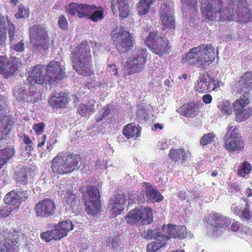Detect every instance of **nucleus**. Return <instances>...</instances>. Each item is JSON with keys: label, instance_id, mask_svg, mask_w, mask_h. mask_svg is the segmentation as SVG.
Listing matches in <instances>:
<instances>
[{"label": "nucleus", "instance_id": "20e7f679", "mask_svg": "<svg viewBox=\"0 0 252 252\" xmlns=\"http://www.w3.org/2000/svg\"><path fill=\"white\" fill-rule=\"evenodd\" d=\"M153 213L149 207H136L128 212L125 217L127 223L132 225H145L153 221Z\"/></svg>", "mask_w": 252, "mask_h": 252}, {"label": "nucleus", "instance_id": "338daca9", "mask_svg": "<svg viewBox=\"0 0 252 252\" xmlns=\"http://www.w3.org/2000/svg\"><path fill=\"white\" fill-rule=\"evenodd\" d=\"M47 138V136L46 134L43 135L40 138L38 139V148L41 147L43 145H44L46 140Z\"/></svg>", "mask_w": 252, "mask_h": 252}, {"label": "nucleus", "instance_id": "bb28decb", "mask_svg": "<svg viewBox=\"0 0 252 252\" xmlns=\"http://www.w3.org/2000/svg\"><path fill=\"white\" fill-rule=\"evenodd\" d=\"M142 184L145 186L144 192L147 201L149 200L152 202H159L163 200V197L160 192L154 189L150 183L145 182Z\"/></svg>", "mask_w": 252, "mask_h": 252}, {"label": "nucleus", "instance_id": "473e14b6", "mask_svg": "<svg viewBox=\"0 0 252 252\" xmlns=\"http://www.w3.org/2000/svg\"><path fill=\"white\" fill-rule=\"evenodd\" d=\"M86 211L89 215L98 214L101 209V203L97 200H86L85 201Z\"/></svg>", "mask_w": 252, "mask_h": 252}, {"label": "nucleus", "instance_id": "5701e85b", "mask_svg": "<svg viewBox=\"0 0 252 252\" xmlns=\"http://www.w3.org/2000/svg\"><path fill=\"white\" fill-rule=\"evenodd\" d=\"M16 233L17 232L15 231H14L12 233H9L0 230V240H1L4 237L9 238L4 244V250L6 252H18V241L16 240L18 237H15Z\"/></svg>", "mask_w": 252, "mask_h": 252}, {"label": "nucleus", "instance_id": "423d86ee", "mask_svg": "<svg viewBox=\"0 0 252 252\" xmlns=\"http://www.w3.org/2000/svg\"><path fill=\"white\" fill-rule=\"evenodd\" d=\"M158 35V32H149L145 42L153 53L162 56L169 53L170 46L165 35Z\"/></svg>", "mask_w": 252, "mask_h": 252}, {"label": "nucleus", "instance_id": "79ce46f5", "mask_svg": "<svg viewBox=\"0 0 252 252\" xmlns=\"http://www.w3.org/2000/svg\"><path fill=\"white\" fill-rule=\"evenodd\" d=\"M6 27L4 16L0 15V47L6 45Z\"/></svg>", "mask_w": 252, "mask_h": 252}, {"label": "nucleus", "instance_id": "b1692460", "mask_svg": "<svg viewBox=\"0 0 252 252\" xmlns=\"http://www.w3.org/2000/svg\"><path fill=\"white\" fill-rule=\"evenodd\" d=\"M238 7L236 10L237 15L238 21L242 23L250 21L252 18V14L246 0H238Z\"/></svg>", "mask_w": 252, "mask_h": 252}, {"label": "nucleus", "instance_id": "0eeeda50", "mask_svg": "<svg viewBox=\"0 0 252 252\" xmlns=\"http://www.w3.org/2000/svg\"><path fill=\"white\" fill-rule=\"evenodd\" d=\"M73 228V224L71 221H63L54 226L51 230L41 233L40 237L47 243L51 242L52 240H60L66 237L68 232L72 230Z\"/></svg>", "mask_w": 252, "mask_h": 252}, {"label": "nucleus", "instance_id": "6ab92c4d", "mask_svg": "<svg viewBox=\"0 0 252 252\" xmlns=\"http://www.w3.org/2000/svg\"><path fill=\"white\" fill-rule=\"evenodd\" d=\"M18 69V65L9 60L6 56H0V74L5 78L14 75Z\"/></svg>", "mask_w": 252, "mask_h": 252}, {"label": "nucleus", "instance_id": "09e8293b", "mask_svg": "<svg viewBox=\"0 0 252 252\" xmlns=\"http://www.w3.org/2000/svg\"><path fill=\"white\" fill-rule=\"evenodd\" d=\"M80 5H82V3L72 2L65 6V9L69 14L79 17V13L81 12V8Z\"/></svg>", "mask_w": 252, "mask_h": 252}, {"label": "nucleus", "instance_id": "ea45409f", "mask_svg": "<svg viewBox=\"0 0 252 252\" xmlns=\"http://www.w3.org/2000/svg\"><path fill=\"white\" fill-rule=\"evenodd\" d=\"M4 201L5 204L12 206L16 207L20 204L19 198L17 196L14 190L9 192L5 195Z\"/></svg>", "mask_w": 252, "mask_h": 252}, {"label": "nucleus", "instance_id": "a19ab883", "mask_svg": "<svg viewBox=\"0 0 252 252\" xmlns=\"http://www.w3.org/2000/svg\"><path fill=\"white\" fill-rule=\"evenodd\" d=\"M83 197L88 196L89 198L88 200H99L100 194L98 188L94 186H87L86 187V191L82 192Z\"/></svg>", "mask_w": 252, "mask_h": 252}, {"label": "nucleus", "instance_id": "5fc2aeb1", "mask_svg": "<svg viewBox=\"0 0 252 252\" xmlns=\"http://www.w3.org/2000/svg\"><path fill=\"white\" fill-rule=\"evenodd\" d=\"M22 140L24 144H26L25 151L28 153H31L34 149V146L33 142L30 139V137L25 134L22 136Z\"/></svg>", "mask_w": 252, "mask_h": 252}, {"label": "nucleus", "instance_id": "c03bdc74", "mask_svg": "<svg viewBox=\"0 0 252 252\" xmlns=\"http://www.w3.org/2000/svg\"><path fill=\"white\" fill-rule=\"evenodd\" d=\"M218 108L224 115H229L232 113V109L230 101L223 100L219 102Z\"/></svg>", "mask_w": 252, "mask_h": 252}, {"label": "nucleus", "instance_id": "3c124183", "mask_svg": "<svg viewBox=\"0 0 252 252\" xmlns=\"http://www.w3.org/2000/svg\"><path fill=\"white\" fill-rule=\"evenodd\" d=\"M29 16V8L23 4H20L18 7V12L15 14L17 19L26 18Z\"/></svg>", "mask_w": 252, "mask_h": 252}, {"label": "nucleus", "instance_id": "c85d7f7f", "mask_svg": "<svg viewBox=\"0 0 252 252\" xmlns=\"http://www.w3.org/2000/svg\"><path fill=\"white\" fill-rule=\"evenodd\" d=\"M168 157L175 162L184 164L187 160L188 154L183 148H172L168 153Z\"/></svg>", "mask_w": 252, "mask_h": 252}, {"label": "nucleus", "instance_id": "f257e3e1", "mask_svg": "<svg viewBox=\"0 0 252 252\" xmlns=\"http://www.w3.org/2000/svg\"><path fill=\"white\" fill-rule=\"evenodd\" d=\"M214 47L211 44H204L190 49L182 59L183 63L191 66L197 65L201 69H205L215 60Z\"/></svg>", "mask_w": 252, "mask_h": 252}, {"label": "nucleus", "instance_id": "13d9d810", "mask_svg": "<svg viewBox=\"0 0 252 252\" xmlns=\"http://www.w3.org/2000/svg\"><path fill=\"white\" fill-rule=\"evenodd\" d=\"M137 4V11L139 15H143L147 14L149 11L150 7L144 3H140L139 1Z\"/></svg>", "mask_w": 252, "mask_h": 252}, {"label": "nucleus", "instance_id": "a18cd8bd", "mask_svg": "<svg viewBox=\"0 0 252 252\" xmlns=\"http://www.w3.org/2000/svg\"><path fill=\"white\" fill-rule=\"evenodd\" d=\"M13 120L10 114L7 112V105L3 100H0V121Z\"/></svg>", "mask_w": 252, "mask_h": 252}, {"label": "nucleus", "instance_id": "bf43d9fd", "mask_svg": "<svg viewBox=\"0 0 252 252\" xmlns=\"http://www.w3.org/2000/svg\"><path fill=\"white\" fill-rule=\"evenodd\" d=\"M58 26L63 30H66L68 28L67 19L64 15H62L59 17Z\"/></svg>", "mask_w": 252, "mask_h": 252}, {"label": "nucleus", "instance_id": "de8ad7c7", "mask_svg": "<svg viewBox=\"0 0 252 252\" xmlns=\"http://www.w3.org/2000/svg\"><path fill=\"white\" fill-rule=\"evenodd\" d=\"M252 115V108L248 107L235 114V121L241 122L249 119Z\"/></svg>", "mask_w": 252, "mask_h": 252}, {"label": "nucleus", "instance_id": "603ef678", "mask_svg": "<svg viewBox=\"0 0 252 252\" xmlns=\"http://www.w3.org/2000/svg\"><path fill=\"white\" fill-rule=\"evenodd\" d=\"M104 18L103 10H94L89 16L88 19L94 22H97L103 19Z\"/></svg>", "mask_w": 252, "mask_h": 252}, {"label": "nucleus", "instance_id": "72a5a7b5", "mask_svg": "<svg viewBox=\"0 0 252 252\" xmlns=\"http://www.w3.org/2000/svg\"><path fill=\"white\" fill-rule=\"evenodd\" d=\"M250 97L247 94H243L240 98L236 99L233 103L234 114L245 109V107L250 103Z\"/></svg>", "mask_w": 252, "mask_h": 252}, {"label": "nucleus", "instance_id": "4c0bfd02", "mask_svg": "<svg viewBox=\"0 0 252 252\" xmlns=\"http://www.w3.org/2000/svg\"><path fill=\"white\" fill-rule=\"evenodd\" d=\"M28 171L22 167L15 172V179L16 183L19 185H26L28 183Z\"/></svg>", "mask_w": 252, "mask_h": 252}, {"label": "nucleus", "instance_id": "7c9ffc66", "mask_svg": "<svg viewBox=\"0 0 252 252\" xmlns=\"http://www.w3.org/2000/svg\"><path fill=\"white\" fill-rule=\"evenodd\" d=\"M72 56H76L78 59L87 58L92 59L90 52V47L87 41H83L82 43L75 48L72 53Z\"/></svg>", "mask_w": 252, "mask_h": 252}, {"label": "nucleus", "instance_id": "e433bc0d", "mask_svg": "<svg viewBox=\"0 0 252 252\" xmlns=\"http://www.w3.org/2000/svg\"><path fill=\"white\" fill-rule=\"evenodd\" d=\"M156 241L149 244L147 246V252H156L162 247L164 246L168 241V238L166 237L155 240Z\"/></svg>", "mask_w": 252, "mask_h": 252}, {"label": "nucleus", "instance_id": "774afa93", "mask_svg": "<svg viewBox=\"0 0 252 252\" xmlns=\"http://www.w3.org/2000/svg\"><path fill=\"white\" fill-rule=\"evenodd\" d=\"M202 100L205 103L209 104L212 101V96L210 94H204L202 97Z\"/></svg>", "mask_w": 252, "mask_h": 252}, {"label": "nucleus", "instance_id": "1a4fd4ad", "mask_svg": "<svg viewBox=\"0 0 252 252\" xmlns=\"http://www.w3.org/2000/svg\"><path fill=\"white\" fill-rule=\"evenodd\" d=\"M232 128L229 126V129L224 135V146L230 152L242 150L245 146L243 139L235 128L231 130Z\"/></svg>", "mask_w": 252, "mask_h": 252}, {"label": "nucleus", "instance_id": "393cba45", "mask_svg": "<svg viewBox=\"0 0 252 252\" xmlns=\"http://www.w3.org/2000/svg\"><path fill=\"white\" fill-rule=\"evenodd\" d=\"M239 87L237 93L251 95L252 90V75L251 72H245L239 80Z\"/></svg>", "mask_w": 252, "mask_h": 252}, {"label": "nucleus", "instance_id": "cd10ccee", "mask_svg": "<svg viewBox=\"0 0 252 252\" xmlns=\"http://www.w3.org/2000/svg\"><path fill=\"white\" fill-rule=\"evenodd\" d=\"M61 197L63 201L72 209H77L79 202L77 201L76 195L73 193L72 189L62 190Z\"/></svg>", "mask_w": 252, "mask_h": 252}, {"label": "nucleus", "instance_id": "4468645a", "mask_svg": "<svg viewBox=\"0 0 252 252\" xmlns=\"http://www.w3.org/2000/svg\"><path fill=\"white\" fill-rule=\"evenodd\" d=\"M56 210V206L55 202L48 198L37 202L34 208L36 216L41 218H47L53 216Z\"/></svg>", "mask_w": 252, "mask_h": 252}, {"label": "nucleus", "instance_id": "864d4df0", "mask_svg": "<svg viewBox=\"0 0 252 252\" xmlns=\"http://www.w3.org/2000/svg\"><path fill=\"white\" fill-rule=\"evenodd\" d=\"M215 137V134L212 133H209L204 134L200 139V145L202 146H205L211 144L213 141H214Z\"/></svg>", "mask_w": 252, "mask_h": 252}, {"label": "nucleus", "instance_id": "58836bf2", "mask_svg": "<svg viewBox=\"0 0 252 252\" xmlns=\"http://www.w3.org/2000/svg\"><path fill=\"white\" fill-rule=\"evenodd\" d=\"M77 108L78 113L83 117L90 116L94 112V105L93 104L87 105L84 103H80Z\"/></svg>", "mask_w": 252, "mask_h": 252}, {"label": "nucleus", "instance_id": "8fccbe9b", "mask_svg": "<svg viewBox=\"0 0 252 252\" xmlns=\"http://www.w3.org/2000/svg\"><path fill=\"white\" fill-rule=\"evenodd\" d=\"M251 169V165L247 161H244L239 166L237 174L239 176L245 177L250 173Z\"/></svg>", "mask_w": 252, "mask_h": 252}, {"label": "nucleus", "instance_id": "a878e982", "mask_svg": "<svg viewBox=\"0 0 252 252\" xmlns=\"http://www.w3.org/2000/svg\"><path fill=\"white\" fill-rule=\"evenodd\" d=\"M242 199L245 202V205L242 204L238 206H233V211L241 220H250L252 217V212L250 211L249 200L244 198H242Z\"/></svg>", "mask_w": 252, "mask_h": 252}, {"label": "nucleus", "instance_id": "69168bd1", "mask_svg": "<svg viewBox=\"0 0 252 252\" xmlns=\"http://www.w3.org/2000/svg\"><path fill=\"white\" fill-rule=\"evenodd\" d=\"M181 2L184 4H187V5L192 6L196 8L197 2L196 0H181Z\"/></svg>", "mask_w": 252, "mask_h": 252}, {"label": "nucleus", "instance_id": "c9c22d12", "mask_svg": "<svg viewBox=\"0 0 252 252\" xmlns=\"http://www.w3.org/2000/svg\"><path fill=\"white\" fill-rule=\"evenodd\" d=\"M0 140L4 139L10 134L14 124L13 120L0 121Z\"/></svg>", "mask_w": 252, "mask_h": 252}, {"label": "nucleus", "instance_id": "2eb2a0df", "mask_svg": "<svg viewBox=\"0 0 252 252\" xmlns=\"http://www.w3.org/2000/svg\"><path fill=\"white\" fill-rule=\"evenodd\" d=\"M73 69L79 75L85 77L90 76L94 74L91 68L92 59L84 58L78 59L76 56L71 57Z\"/></svg>", "mask_w": 252, "mask_h": 252}, {"label": "nucleus", "instance_id": "f3484780", "mask_svg": "<svg viewBox=\"0 0 252 252\" xmlns=\"http://www.w3.org/2000/svg\"><path fill=\"white\" fill-rule=\"evenodd\" d=\"M162 230L165 233L164 237L168 238L183 239L187 236V229L185 226L177 225L172 224H164Z\"/></svg>", "mask_w": 252, "mask_h": 252}, {"label": "nucleus", "instance_id": "412c9836", "mask_svg": "<svg viewBox=\"0 0 252 252\" xmlns=\"http://www.w3.org/2000/svg\"><path fill=\"white\" fill-rule=\"evenodd\" d=\"M160 18L162 24L168 29H175V18L170 6L163 3L160 9Z\"/></svg>", "mask_w": 252, "mask_h": 252}, {"label": "nucleus", "instance_id": "f8f14e48", "mask_svg": "<svg viewBox=\"0 0 252 252\" xmlns=\"http://www.w3.org/2000/svg\"><path fill=\"white\" fill-rule=\"evenodd\" d=\"M126 200V196L124 193L116 194L109 199L107 210L109 211L110 218H114L124 212Z\"/></svg>", "mask_w": 252, "mask_h": 252}, {"label": "nucleus", "instance_id": "ddd939ff", "mask_svg": "<svg viewBox=\"0 0 252 252\" xmlns=\"http://www.w3.org/2000/svg\"><path fill=\"white\" fill-rule=\"evenodd\" d=\"M46 70L48 79V84L54 85L64 78L65 72L59 62L55 60L50 61L47 65Z\"/></svg>", "mask_w": 252, "mask_h": 252}, {"label": "nucleus", "instance_id": "7ed1b4c3", "mask_svg": "<svg viewBox=\"0 0 252 252\" xmlns=\"http://www.w3.org/2000/svg\"><path fill=\"white\" fill-rule=\"evenodd\" d=\"M202 5V14L209 20H214L220 15L221 21H230L235 19V15L230 9H222V2L221 0H203L201 1Z\"/></svg>", "mask_w": 252, "mask_h": 252}, {"label": "nucleus", "instance_id": "9d476101", "mask_svg": "<svg viewBox=\"0 0 252 252\" xmlns=\"http://www.w3.org/2000/svg\"><path fill=\"white\" fill-rule=\"evenodd\" d=\"M31 41L37 47H41L44 49L49 46V38L48 32L44 26L40 25H33L30 29Z\"/></svg>", "mask_w": 252, "mask_h": 252}, {"label": "nucleus", "instance_id": "f03ea898", "mask_svg": "<svg viewBox=\"0 0 252 252\" xmlns=\"http://www.w3.org/2000/svg\"><path fill=\"white\" fill-rule=\"evenodd\" d=\"M81 160L79 155L73 153H59L51 161V168L54 173L64 175L73 172Z\"/></svg>", "mask_w": 252, "mask_h": 252}, {"label": "nucleus", "instance_id": "6e6d98bb", "mask_svg": "<svg viewBox=\"0 0 252 252\" xmlns=\"http://www.w3.org/2000/svg\"><path fill=\"white\" fill-rule=\"evenodd\" d=\"M8 33L9 35V40L12 42L14 39L15 28L14 25L11 21L7 19Z\"/></svg>", "mask_w": 252, "mask_h": 252}, {"label": "nucleus", "instance_id": "39448f33", "mask_svg": "<svg viewBox=\"0 0 252 252\" xmlns=\"http://www.w3.org/2000/svg\"><path fill=\"white\" fill-rule=\"evenodd\" d=\"M110 35L118 50L125 52L133 47L134 40L131 33L124 28L116 27L111 31Z\"/></svg>", "mask_w": 252, "mask_h": 252}, {"label": "nucleus", "instance_id": "37998d69", "mask_svg": "<svg viewBox=\"0 0 252 252\" xmlns=\"http://www.w3.org/2000/svg\"><path fill=\"white\" fill-rule=\"evenodd\" d=\"M141 235L144 238L147 239H152L154 238L157 240L164 238V235L161 234V233L157 229H148L147 231H144L141 232Z\"/></svg>", "mask_w": 252, "mask_h": 252}, {"label": "nucleus", "instance_id": "9b49d317", "mask_svg": "<svg viewBox=\"0 0 252 252\" xmlns=\"http://www.w3.org/2000/svg\"><path fill=\"white\" fill-rule=\"evenodd\" d=\"M220 82L214 79L208 72L201 74L195 85L196 90L199 93H206L212 91H217L220 88Z\"/></svg>", "mask_w": 252, "mask_h": 252}, {"label": "nucleus", "instance_id": "0e129e2a", "mask_svg": "<svg viewBox=\"0 0 252 252\" xmlns=\"http://www.w3.org/2000/svg\"><path fill=\"white\" fill-rule=\"evenodd\" d=\"M108 67L110 68L109 71L114 73V75L119 76L118 72V68L116 64L114 63H109L108 64Z\"/></svg>", "mask_w": 252, "mask_h": 252}, {"label": "nucleus", "instance_id": "680f3d73", "mask_svg": "<svg viewBox=\"0 0 252 252\" xmlns=\"http://www.w3.org/2000/svg\"><path fill=\"white\" fill-rule=\"evenodd\" d=\"M15 193H16L17 196L19 198L20 203L25 201L29 196L28 192L27 190H15Z\"/></svg>", "mask_w": 252, "mask_h": 252}, {"label": "nucleus", "instance_id": "e2e57ef3", "mask_svg": "<svg viewBox=\"0 0 252 252\" xmlns=\"http://www.w3.org/2000/svg\"><path fill=\"white\" fill-rule=\"evenodd\" d=\"M12 49L15 51L22 52L25 49V44L23 41H21L17 44L13 45Z\"/></svg>", "mask_w": 252, "mask_h": 252}, {"label": "nucleus", "instance_id": "4d7b16f0", "mask_svg": "<svg viewBox=\"0 0 252 252\" xmlns=\"http://www.w3.org/2000/svg\"><path fill=\"white\" fill-rule=\"evenodd\" d=\"M103 112L101 116L96 115L95 120L96 122H100L108 116L110 113V104H108L103 108Z\"/></svg>", "mask_w": 252, "mask_h": 252}, {"label": "nucleus", "instance_id": "aec40b11", "mask_svg": "<svg viewBox=\"0 0 252 252\" xmlns=\"http://www.w3.org/2000/svg\"><path fill=\"white\" fill-rule=\"evenodd\" d=\"M69 94L64 93L52 94L48 99V103L53 108H65L69 104Z\"/></svg>", "mask_w": 252, "mask_h": 252}, {"label": "nucleus", "instance_id": "c756f323", "mask_svg": "<svg viewBox=\"0 0 252 252\" xmlns=\"http://www.w3.org/2000/svg\"><path fill=\"white\" fill-rule=\"evenodd\" d=\"M197 105L194 101H190L180 107L177 112L186 117H194L197 115Z\"/></svg>", "mask_w": 252, "mask_h": 252}, {"label": "nucleus", "instance_id": "2f4dec72", "mask_svg": "<svg viewBox=\"0 0 252 252\" xmlns=\"http://www.w3.org/2000/svg\"><path fill=\"white\" fill-rule=\"evenodd\" d=\"M123 134L127 139H136L141 134V127L134 123L128 124L123 127Z\"/></svg>", "mask_w": 252, "mask_h": 252}, {"label": "nucleus", "instance_id": "4be33fe9", "mask_svg": "<svg viewBox=\"0 0 252 252\" xmlns=\"http://www.w3.org/2000/svg\"><path fill=\"white\" fill-rule=\"evenodd\" d=\"M111 8L113 13L123 18L129 15V6L126 0H111Z\"/></svg>", "mask_w": 252, "mask_h": 252}, {"label": "nucleus", "instance_id": "dca6fc26", "mask_svg": "<svg viewBox=\"0 0 252 252\" xmlns=\"http://www.w3.org/2000/svg\"><path fill=\"white\" fill-rule=\"evenodd\" d=\"M44 66L38 64L33 66L29 73L27 79V83L29 85L33 86L34 84L43 85L48 82V75L43 73Z\"/></svg>", "mask_w": 252, "mask_h": 252}, {"label": "nucleus", "instance_id": "49530a36", "mask_svg": "<svg viewBox=\"0 0 252 252\" xmlns=\"http://www.w3.org/2000/svg\"><path fill=\"white\" fill-rule=\"evenodd\" d=\"M81 8V12L79 13V18L84 17L89 18V15L92 13L97 7L95 5L92 4L91 5L87 4H82Z\"/></svg>", "mask_w": 252, "mask_h": 252}, {"label": "nucleus", "instance_id": "f704fd0d", "mask_svg": "<svg viewBox=\"0 0 252 252\" xmlns=\"http://www.w3.org/2000/svg\"><path fill=\"white\" fill-rule=\"evenodd\" d=\"M15 151L13 148H6L0 150V169L14 156Z\"/></svg>", "mask_w": 252, "mask_h": 252}, {"label": "nucleus", "instance_id": "052dcab7", "mask_svg": "<svg viewBox=\"0 0 252 252\" xmlns=\"http://www.w3.org/2000/svg\"><path fill=\"white\" fill-rule=\"evenodd\" d=\"M45 126L44 123L34 124L32 126V129L37 135L41 134L44 132Z\"/></svg>", "mask_w": 252, "mask_h": 252}, {"label": "nucleus", "instance_id": "6e6552de", "mask_svg": "<svg viewBox=\"0 0 252 252\" xmlns=\"http://www.w3.org/2000/svg\"><path fill=\"white\" fill-rule=\"evenodd\" d=\"M147 50L139 49L136 53L129 57L124 66V70L128 74L139 73L142 71L147 62Z\"/></svg>", "mask_w": 252, "mask_h": 252}, {"label": "nucleus", "instance_id": "a211bd4d", "mask_svg": "<svg viewBox=\"0 0 252 252\" xmlns=\"http://www.w3.org/2000/svg\"><path fill=\"white\" fill-rule=\"evenodd\" d=\"M206 220L213 233L217 232L220 229H225L230 224L228 218L216 213L209 214Z\"/></svg>", "mask_w": 252, "mask_h": 252}]
</instances>
